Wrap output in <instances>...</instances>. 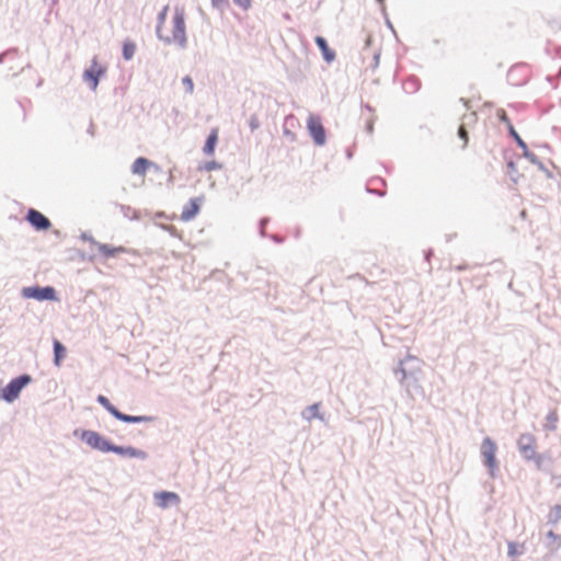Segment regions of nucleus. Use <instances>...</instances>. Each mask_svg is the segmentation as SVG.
<instances>
[{"label": "nucleus", "instance_id": "8", "mask_svg": "<svg viewBox=\"0 0 561 561\" xmlns=\"http://www.w3.org/2000/svg\"><path fill=\"white\" fill-rule=\"evenodd\" d=\"M307 126L314 142L318 145H323L325 142V131L320 117L310 115L308 117Z\"/></svg>", "mask_w": 561, "mask_h": 561}, {"label": "nucleus", "instance_id": "29", "mask_svg": "<svg viewBox=\"0 0 561 561\" xmlns=\"http://www.w3.org/2000/svg\"><path fill=\"white\" fill-rule=\"evenodd\" d=\"M497 116H499V118H500L502 122L506 123L507 125H508V124H512V123L510 122V119H508V117H507V115H506L505 111L500 110V111L497 112Z\"/></svg>", "mask_w": 561, "mask_h": 561}, {"label": "nucleus", "instance_id": "15", "mask_svg": "<svg viewBox=\"0 0 561 561\" xmlns=\"http://www.w3.org/2000/svg\"><path fill=\"white\" fill-rule=\"evenodd\" d=\"M217 142H218V128H213L209 136L206 139L204 147H203V152L206 156H213L215 153Z\"/></svg>", "mask_w": 561, "mask_h": 561}, {"label": "nucleus", "instance_id": "9", "mask_svg": "<svg viewBox=\"0 0 561 561\" xmlns=\"http://www.w3.org/2000/svg\"><path fill=\"white\" fill-rule=\"evenodd\" d=\"M104 72L105 68L94 58L90 68L84 71L83 78L90 84L91 89L95 90L99 84V79Z\"/></svg>", "mask_w": 561, "mask_h": 561}, {"label": "nucleus", "instance_id": "31", "mask_svg": "<svg viewBox=\"0 0 561 561\" xmlns=\"http://www.w3.org/2000/svg\"><path fill=\"white\" fill-rule=\"evenodd\" d=\"M226 0H211L214 7H220Z\"/></svg>", "mask_w": 561, "mask_h": 561}, {"label": "nucleus", "instance_id": "14", "mask_svg": "<svg viewBox=\"0 0 561 561\" xmlns=\"http://www.w3.org/2000/svg\"><path fill=\"white\" fill-rule=\"evenodd\" d=\"M111 451H113L115 454H118L121 456L129 457V458L145 459L146 456H147L145 451L136 449V448L130 447V446H128V447H121V446L112 445Z\"/></svg>", "mask_w": 561, "mask_h": 561}, {"label": "nucleus", "instance_id": "28", "mask_svg": "<svg viewBox=\"0 0 561 561\" xmlns=\"http://www.w3.org/2000/svg\"><path fill=\"white\" fill-rule=\"evenodd\" d=\"M236 4L243 9H249L251 7L252 0H233Z\"/></svg>", "mask_w": 561, "mask_h": 561}, {"label": "nucleus", "instance_id": "11", "mask_svg": "<svg viewBox=\"0 0 561 561\" xmlns=\"http://www.w3.org/2000/svg\"><path fill=\"white\" fill-rule=\"evenodd\" d=\"M150 168L159 170V167L156 163L151 162L147 158L139 157L133 162L130 170L133 174L138 175L144 180Z\"/></svg>", "mask_w": 561, "mask_h": 561}, {"label": "nucleus", "instance_id": "17", "mask_svg": "<svg viewBox=\"0 0 561 561\" xmlns=\"http://www.w3.org/2000/svg\"><path fill=\"white\" fill-rule=\"evenodd\" d=\"M546 548L550 552H557L561 548V535L549 530L546 535Z\"/></svg>", "mask_w": 561, "mask_h": 561}, {"label": "nucleus", "instance_id": "16", "mask_svg": "<svg viewBox=\"0 0 561 561\" xmlns=\"http://www.w3.org/2000/svg\"><path fill=\"white\" fill-rule=\"evenodd\" d=\"M199 213V204L196 199H191L181 214V220L190 221Z\"/></svg>", "mask_w": 561, "mask_h": 561}, {"label": "nucleus", "instance_id": "18", "mask_svg": "<svg viewBox=\"0 0 561 561\" xmlns=\"http://www.w3.org/2000/svg\"><path fill=\"white\" fill-rule=\"evenodd\" d=\"M316 43L327 61H332L335 57V53L329 48L327 41L322 36L316 37Z\"/></svg>", "mask_w": 561, "mask_h": 561}, {"label": "nucleus", "instance_id": "13", "mask_svg": "<svg viewBox=\"0 0 561 561\" xmlns=\"http://www.w3.org/2000/svg\"><path fill=\"white\" fill-rule=\"evenodd\" d=\"M96 250L99 254H101L104 259L115 257L122 253L127 252V249L124 247H113L105 243H99L96 245Z\"/></svg>", "mask_w": 561, "mask_h": 561}, {"label": "nucleus", "instance_id": "27", "mask_svg": "<svg viewBox=\"0 0 561 561\" xmlns=\"http://www.w3.org/2000/svg\"><path fill=\"white\" fill-rule=\"evenodd\" d=\"M182 83L187 93H192L194 91V83L191 77L186 76L182 79Z\"/></svg>", "mask_w": 561, "mask_h": 561}, {"label": "nucleus", "instance_id": "6", "mask_svg": "<svg viewBox=\"0 0 561 561\" xmlns=\"http://www.w3.org/2000/svg\"><path fill=\"white\" fill-rule=\"evenodd\" d=\"M496 451V444L489 437L484 438L481 445V454L492 474L497 469Z\"/></svg>", "mask_w": 561, "mask_h": 561}, {"label": "nucleus", "instance_id": "32", "mask_svg": "<svg viewBox=\"0 0 561 561\" xmlns=\"http://www.w3.org/2000/svg\"><path fill=\"white\" fill-rule=\"evenodd\" d=\"M554 511L558 515H561V506H556Z\"/></svg>", "mask_w": 561, "mask_h": 561}, {"label": "nucleus", "instance_id": "10", "mask_svg": "<svg viewBox=\"0 0 561 561\" xmlns=\"http://www.w3.org/2000/svg\"><path fill=\"white\" fill-rule=\"evenodd\" d=\"M26 220L37 230H47L51 226L49 219L36 209L27 211Z\"/></svg>", "mask_w": 561, "mask_h": 561}, {"label": "nucleus", "instance_id": "26", "mask_svg": "<svg viewBox=\"0 0 561 561\" xmlns=\"http://www.w3.org/2000/svg\"><path fill=\"white\" fill-rule=\"evenodd\" d=\"M221 168V165L216 162V161H209V162H206L204 163L203 165H201L198 168L199 171H207V172H210V171H214V170H219Z\"/></svg>", "mask_w": 561, "mask_h": 561}, {"label": "nucleus", "instance_id": "3", "mask_svg": "<svg viewBox=\"0 0 561 561\" xmlns=\"http://www.w3.org/2000/svg\"><path fill=\"white\" fill-rule=\"evenodd\" d=\"M28 375H22L12 379L4 388L0 390V398L7 402H12L19 398L21 390L31 382Z\"/></svg>", "mask_w": 561, "mask_h": 561}, {"label": "nucleus", "instance_id": "7", "mask_svg": "<svg viewBox=\"0 0 561 561\" xmlns=\"http://www.w3.org/2000/svg\"><path fill=\"white\" fill-rule=\"evenodd\" d=\"M81 439L92 448L103 453L111 451L112 449V444L102 437L99 433L93 431H83L81 434Z\"/></svg>", "mask_w": 561, "mask_h": 561}, {"label": "nucleus", "instance_id": "5", "mask_svg": "<svg viewBox=\"0 0 561 561\" xmlns=\"http://www.w3.org/2000/svg\"><path fill=\"white\" fill-rule=\"evenodd\" d=\"M22 296L26 299H35L38 301L43 300H56V290L55 288L47 286V287H38V286H31V287H24L21 291Z\"/></svg>", "mask_w": 561, "mask_h": 561}, {"label": "nucleus", "instance_id": "1", "mask_svg": "<svg viewBox=\"0 0 561 561\" xmlns=\"http://www.w3.org/2000/svg\"><path fill=\"white\" fill-rule=\"evenodd\" d=\"M169 8L164 7L159 14L157 33L160 39L183 46L186 42L185 14L181 8H174L171 19H167Z\"/></svg>", "mask_w": 561, "mask_h": 561}, {"label": "nucleus", "instance_id": "2", "mask_svg": "<svg viewBox=\"0 0 561 561\" xmlns=\"http://www.w3.org/2000/svg\"><path fill=\"white\" fill-rule=\"evenodd\" d=\"M517 445L525 459L533 460L537 469L541 470L545 468V457L536 451L537 438L535 435L530 433L522 434L517 440Z\"/></svg>", "mask_w": 561, "mask_h": 561}, {"label": "nucleus", "instance_id": "19", "mask_svg": "<svg viewBox=\"0 0 561 561\" xmlns=\"http://www.w3.org/2000/svg\"><path fill=\"white\" fill-rule=\"evenodd\" d=\"M67 350L66 347L58 341H54V364L59 367L61 365V360L66 357Z\"/></svg>", "mask_w": 561, "mask_h": 561}, {"label": "nucleus", "instance_id": "4", "mask_svg": "<svg viewBox=\"0 0 561 561\" xmlns=\"http://www.w3.org/2000/svg\"><path fill=\"white\" fill-rule=\"evenodd\" d=\"M98 402L103 405L114 417H116L119 421L126 422V423H141V422H151V416H133L127 415L118 411L114 405L111 404L108 399L102 394L98 397Z\"/></svg>", "mask_w": 561, "mask_h": 561}, {"label": "nucleus", "instance_id": "22", "mask_svg": "<svg viewBox=\"0 0 561 561\" xmlns=\"http://www.w3.org/2000/svg\"><path fill=\"white\" fill-rule=\"evenodd\" d=\"M136 51V45L131 42H125L123 45V56L126 60H129L133 58L134 54Z\"/></svg>", "mask_w": 561, "mask_h": 561}, {"label": "nucleus", "instance_id": "23", "mask_svg": "<svg viewBox=\"0 0 561 561\" xmlns=\"http://www.w3.org/2000/svg\"><path fill=\"white\" fill-rule=\"evenodd\" d=\"M304 417L308 421H311L312 419H316V417H320L319 404L314 403V404L310 405L304 413Z\"/></svg>", "mask_w": 561, "mask_h": 561}, {"label": "nucleus", "instance_id": "12", "mask_svg": "<svg viewBox=\"0 0 561 561\" xmlns=\"http://www.w3.org/2000/svg\"><path fill=\"white\" fill-rule=\"evenodd\" d=\"M154 500L157 502V505L161 508H167L172 504L180 503V497L176 493L167 491L157 492L154 494Z\"/></svg>", "mask_w": 561, "mask_h": 561}, {"label": "nucleus", "instance_id": "30", "mask_svg": "<svg viewBox=\"0 0 561 561\" xmlns=\"http://www.w3.org/2000/svg\"><path fill=\"white\" fill-rule=\"evenodd\" d=\"M249 124H250L251 129H253V130L259 128V126H260L259 118L256 116L251 117Z\"/></svg>", "mask_w": 561, "mask_h": 561}, {"label": "nucleus", "instance_id": "20", "mask_svg": "<svg viewBox=\"0 0 561 561\" xmlns=\"http://www.w3.org/2000/svg\"><path fill=\"white\" fill-rule=\"evenodd\" d=\"M507 548H508L507 553L511 558H515L525 552L524 543H517V542L511 541V542H508Z\"/></svg>", "mask_w": 561, "mask_h": 561}, {"label": "nucleus", "instance_id": "21", "mask_svg": "<svg viewBox=\"0 0 561 561\" xmlns=\"http://www.w3.org/2000/svg\"><path fill=\"white\" fill-rule=\"evenodd\" d=\"M558 414L556 411H551L546 417L545 428L548 431H554L558 423Z\"/></svg>", "mask_w": 561, "mask_h": 561}, {"label": "nucleus", "instance_id": "24", "mask_svg": "<svg viewBox=\"0 0 561 561\" xmlns=\"http://www.w3.org/2000/svg\"><path fill=\"white\" fill-rule=\"evenodd\" d=\"M508 130L510 134L514 137L519 148H522L524 151L527 149V145L525 141L520 138V136L515 130L514 126L512 124H508Z\"/></svg>", "mask_w": 561, "mask_h": 561}, {"label": "nucleus", "instance_id": "25", "mask_svg": "<svg viewBox=\"0 0 561 561\" xmlns=\"http://www.w3.org/2000/svg\"><path fill=\"white\" fill-rule=\"evenodd\" d=\"M458 136L462 140V148H466L469 141L468 130L465 124H461L458 128Z\"/></svg>", "mask_w": 561, "mask_h": 561}]
</instances>
